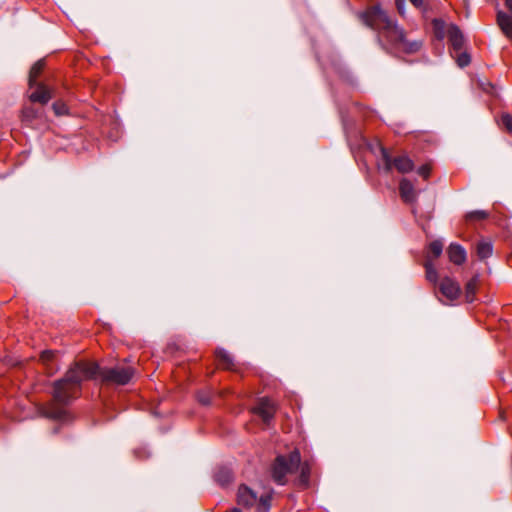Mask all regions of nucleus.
I'll use <instances>...</instances> for the list:
<instances>
[{
  "label": "nucleus",
  "mask_w": 512,
  "mask_h": 512,
  "mask_svg": "<svg viewBox=\"0 0 512 512\" xmlns=\"http://www.w3.org/2000/svg\"><path fill=\"white\" fill-rule=\"evenodd\" d=\"M135 371L130 366H116L112 368H100L94 363H76L65 376L54 383V399L61 404L69 402L84 380L100 377L102 381L117 385L127 384Z\"/></svg>",
  "instance_id": "f257e3e1"
},
{
  "label": "nucleus",
  "mask_w": 512,
  "mask_h": 512,
  "mask_svg": "<svg viewBox=\"0 0 512 512\" xmlns=\"http://www.w3.org/2000/svg\"><path fill=\"white\" fill-rule=\"evenodd\" d=\"M363 22L378 31L379 37L386 39L396 50L412 54L420 50L422 42L408 40L402 28L379 6H373L361 15Z\"/></svg>",
  "instance_id": "f03ea898"
},
{
  "label": "nucleus",
  "mask_w": 512,
  "mask_h": 512,
  "mask_svg": "<svg viewBox=\"0 0 512 512\" xmlns=\"http://www.w3.org/2000/svg\"><path fill=\"white\" fill-rule=\"evenodd\" d=\"M301 455L295 449L288 455H278L271 465V477L278 485H285L288 482V476L295 473L300 465Z\"/></svg>",
  "instance_id": "7ed1b4c3"
},
{
  "label": "nucleus",
  "mask_w": 512,
  "mask_h": 512,
  "mask_svg": "<svg viewBox=\"0 0 512 512\" xmlns=\"http://www.w3.org/2000/svg\"><path fill=\"white\" fill-rule=\"evenodd\" d=\"M273 491L265 492L260 496L245 484H241L237 491V503L243 507H256L257 512H268L271 508Z\"/></svg>",
  "instance_id": "20e7f679"
},
{
  "label": "nucleus",
  "mask_w": 512,
  "mask_h": 512,
  "mask_svg": "<svg viewBox=\"0 0 512 512\" xmlns=\"http://www.w3.org/2000/svg\"><path fill=\"white\" fill-rule=\"evenodd\" d=\"M380 151L382 156L380 167H382L385 172H390L393 167L403 174L413 170L414 163L408 156L402 155L392 159L384 147H381Z\"/></svg>",
  "instance_id": "39448f33"
},
{
  "label": "nucleus",
  "mask_w": 512,
  "mask_h": 512,
  "mask_svg": "<svg viewBox=\"0 0 512 512\" xmlns=\"http://www.w3.org/2000/svg\"><path fill=\"white\" fill-rule=\"evenodd\" d=\"M253 412L257 414L265 424H269L275 415L276 406L271 399L263 397L258 400L256 406L253 408Z\"/></svg>",
  "instance_id": "423d86ee"
},
{
  "label": "nucleus",
  "mask_w": 512,
  "mask_h": 512,
  "mask_svg": "<svg viewBox=\"0 0 512 512\" xmlns=\"http://www.w3.org/2000/svg\"><path fill=\"white\" fill-rule=\"evenodd\" d=\"M439 291L449 302L458 299L461 294L459 283L450 277H444L441 279L439 283Z\"/></svg>",
  "instance_id": "0eeeda50"
},
{
  "label": "nucleus",
  "mask_w": 512,
  "mask_h": 512,
  "mask_svg": "<svg viewBox=\"0 0 512 512\" xmlns=\"http://www.w3.org/2000/svg\"><path fill=\"white\" fill-rule=\"evenodd\" d=\"M399 192L402 200L406 203L413 204L417 199V191L414 185L406 178H403L399 183Z\"/></svg>",
  "instance_id": "6e6552de"
},
{
  "label": "nucleus",
  "mask_w": 512,
  "mask_h": 512,
  "mask_svg": "<svg viewBox=\"0 0 512 512\" xmlns=\"http://www.w3.org/2000/svg\"><path fill=\"white\" fill-rule=\"evenodd\" d=\"M35 91L29 95L31 102H39L41 104H47L52 98L50 89L42 83L34 84Z\"/></svg>",
  "instance_id": "1a4fd4ad"
},
{
  "label": "nucleus",
  "mask_w": 512,
  "mask_h": 512,
  "mask_svg": "<svg viewBox=\"0 0 512 512\" xmlns=\"http://www.w3.org/2000/svg\"><path fill=\"white\" fill-rule=\"evenodd\" d=\"M449 260L455 265H462L467 258L466 250L457 243H451L447 249Z\"/></svg>",
  "instance_id": "9d476101"
},
{
  "label": "nucleus",
  "mask_w": 512,
  "mask_h": 512,
  "mask_svg": "<svg viewBox=\"0 0 512 512\" xmlns=\"http://www.w3.org/2000/svg\"><path fill=\"white\" fill-rule=\"evenodd\" d=\"M447 37L455 51H461L464 45V36L458 26L451 24L447 29Z\"/></svg>",
  "instance_id": "9b49d317"
},
{
  "label": "nucleus",
  "mask_w": 512,
  "mask_h": 512,
  "mask_svg": "<svg viewBox=\"0 0 512 512\" xmlns=\"http://www.w3.org/2000/svg\"><path fill=\"white\" fill-rule=\"evenodd\" d=\"M44 116L43 109H38L32 106H26L22 110V121L27 126H32L35 121H41Z\"/></svg>",
  "instance_id": "f8f14e48"
},
{
  "label": "nucleus",
  "mask_w": 512,
  "mask_h": 512,
  "mask_svg": "<svg viewBox=\"0 0 512 512\" xmlns=\"http://www.w3.org/2000/svg\"><path fill=\"white\" fill-rule=\"evenodd\" d=\"M497 23L505 36L512 40V16L502 11H498Z\"/></svg>",
  "instance_id": "ddd939ff"
},
{
  "label": "nucleus",
  "mask_w": 512,
  "mask_h": 512,
  "mask_svg": "<svg viewBox=\"0 0 512 512\" xmlns=\"http://www.w3.org/2000/svg\"><path fill=\"white\" fill-rule=\"evenodd\" d=\"M476 253L479 259L489 258L493 253V245L490 241L481 240L476 245Z\"/></svg>",
  "instance_id": "4468645a"
},
{
  "label": "nucleus",
  "mask_w": 512,
  "mask_h": 512,
  "mask_svg": "<svg viewBox=\"0 0 512 512\" xmlns=\"http://www.w3.org/2000/svg\"><path fill=\"white\" fill-rule=\"evenodd\" d=\"M216 357L224 369H232L234 366L233 357L223 348L216 350Z\"/></svg>",
  "instance_id": "2eb2a0df"
},
{
  "label": "nucleus",
  "mask_w": 512,
  "mask_h": 512,
  "mask_svg": "<svg viewBox=\"0 0 512 512\" xmlns=\"http://www.w3.org/2000/svg\"><path fill=\"white\" fill-rule=\"evenodd\" d=\"M45 62L44 60L37 61L30 69L29 73V87L33 88L34 84L37 82L38 76L44 69Z\"/></svg>",
  "instance_id": "dca6fc26"
},
{
  "label": "nucleus",
  "mask_w": 512,
  "mask_h": 512,
  "mask_svg": "<svg viewBox=\"0 0 512 512\" xmlns=\"http://www.w3.org/2000/svg\"><path fill=\"white\" fill-rule=\"evenodd\" d=\"M424 268L426 279L433 285H436L438 283V272L435 269L434 264L432 263L431 260H429L428 257L424 263Z\"/></svg>",
  "instance_id": "f3484780"
},
{
  "label": "nucleus",
  "mask_w": 512,
  "mask_h": 512,
  "mask_svg": "<svg viewBox=\"0 0 512 512\" xmlns=\"http://www.w3.org/2000/svg\"><path fill=\"white\" fill-rule=\"evenodd\" d=\"M55 356H56V353H55V351H52V350H45L40 355L41 362L47 367V373H49L51 375L58 369V368H53V367L49 366L50 362L53 361Z\"/></svg>",
  "instance_id": "a211bd4d"
},
{
  "label": "nucleus",
  "mask_w": 512,
  "mask_h": 512,
  "mask_svg": "<svg viewBox=\"0 0 512 512\" xmlns=\"http://www.w3.org/2000/svg\"><path fill=\"white\" fill-rule=\"evenodd\" d=\"M215 480L222 486L227 485L232 480V473L229 469L219 468L215 473Z\"/></svg>",
  "instance_id": "6ab92c4d"
},
{
  "label": "nucleus",
  "mask_w": 512,
  "mask_h": 512,
  "mask_svg": "<svg viewBox=\"0 0 512 512\" xmlns=\"http://www.w3.org/2000/svg\"><path fill=\"white\" fill-rule=\"evenodd\" d=\"M300 469V482L304 485H307L309 482L310 477V465L308 462L300 463L299 468Z\"/></svg>",
  "instance_id": "aec40b11"
},
{
  "label": "nucleus",
  "mask_w": 512,
  "mask_h": 512,
  "mask_svg": "<svg viewBox=\"0 0 512 512\" xmlns=\"http://www.w3.org/2000/svg\"><path fill=\"white\" fill-rule=\"evenodd\" d=\"M476 287H477V279L476 278L471 279L466 284L465 290H466V299L468 302H472L474 300Z\"/></svg>",
  "instance_id": "412c9836"
},
{
  "label": "nucleus",
  "mask_w": 512,
  "mask_h": 512,
  "mask_svg": "<svg viewBox=\"0 0 512 512\" xmlns=\"http://www.w3.org/2000/svg\"><path fill=\"white\" fill-rule=\"evenodd\" d=\"M489 213L485 210H475L471 211L466 215L467 220L469 221H481L488 218Z\"/></svg>",
  "instance_id": "4be33fe9"
},
{
  "label": "nucleus",
  "mask_w": 512,
  "mask_h": 512,
  "mask_svg": "<svg viewBox=\"0 0 512 512\" xmlns=\"http://www.w3.org/2000/svg\"><path fill=\"white\" fill-rule=\"evenodd\" d=\"M443 251V243L440 240H435L429 244V253L433 255L434 258H438Z\"/></svg>",
  "instance_id": "5701e85b"
},
{
  "label": "nucleus",
  "mask_w": 512,
  "mask_h": 512,
  "mask_svg": "<svg viewBox=\"0 0 512 512\" xmlns=\"http://www.w3.org/2000/svg\"><path fill=\"white\" fill-rule=\"evenodd\" d=\"M52 108L57 116H63L68 114V107L62 101H56L55 103H53Z\"/></svg>",
  "instance_id": "b1692460"
},
{
  "label": "nucleus",
  "mask_w": 512,
  "mask_h": 512,
  "mask_svg": "<svg viewBox=\"0 0 512 512\" xmlns=\"http://www.w3.org/2000/svg\"><path fill=\"white\" fill-rule=\"evenodd\" d=\"M65 414V411L62 410V409H55V410H52V411H45L44 412V415L48 418H52V419H62L63 416Z\"/></svg>",
  "instance_id": "393cba45"
},
{
  "label": "nucleus",
  "mask_w": 512,
  "mask_h": 512,
  "mask_svg": "<svg viewBox=\"0 0 512 512\" xmlns=\"http://www.w3.org/2000/svg\"><path fill=\"white\" fill-rule=\"evenodd\" d=\"M417 172L424 179H428L430 176V173H431L430 164H424V165L420 166Z\"/></svg>",
  "instance_id": "a878e982"
},
{
  "label": "nucleus",
  "mask_w": 512,
  "mask_h": 512,
  "mask_svg": "<svg viewBox=\"0 0 512 512\" xmlns=\"http://www.w3.org/2000/svg\"><path fill=\"white\" fill-rule=\"evenodd\" d=\"M457 63L460 67H465L470 63V57L467 53H461L457 58Z\"/></svg>",
  "instance_id": "bb28decb"
},
{
  "label": "nucleus",
  "mask_w": 512,
  "mask_h": 512,
  "mask_svg": "<svg viewBox=\"0 0 512 512\" xmlns=\"http://www.w3.org/2000/svg\"><path fill=\"white\" fill-rule=\"evenodd\" d=\"M501 121L503 126L508 130L512 131V116L509 114H504L501 117Z\"/></svg>",
  "instance_id": "cd10ccee"
},
{
  "label": "nucleus",
  "mask_w": 512,
  "mask_h": 512,
  "mask_svg": "<svg viewBox=\"0 0 512 512\" xmlns=\"http://www.w3.org/2000/svg\"><path fill=\"white\" fill-rule=\"evenodd\" d=\"M198 400L203 405H209L211 403L210 395L208 393H205V392H200L198 394Z\"/></svg>",
  "instance_id": "c85d7f7f"
},
{
  "label": "nucleus",
  "mask_w": 512,
  "mask_h": 512,
  "mask_svg": "<svg viewBox=\"0 0 512 512\" xmlns=\"http://www.w3.org/2000/svg\"><path fill=\"white\" fill-rule=\"evenodd\" d=\"M395 4H396L398 12L401 15H404L405 0H395Z\"/></svg>",
  "instance_id": "c756f323"
},
{
  "label": "nucleus",
  "mask_w": 512,
  "mask_h": 512,
  "mask_svg": "<svg viewBox=\"0 0 512 512\" xmlns=\"http://www.w3.org/2000/svg\"><path fill=\"white\" fill-rule=\"evenodd\" d=\"M415 7L420 8L423 4L422 0H409Z\"/></svg>",
  "instance_id": "7c9ffc66"
},
{
  "label": "nucleus",
  "mask_w": 512,
  "mask_h": 512,
  "mask_svg": "<svg viewBox=\"0 0 512 512\" xmlns=\"http://www.w3.org/2000/svg\"><path fill=\"white\" fill-rule=\"evenodd\" d=\"M506 7L512 13V0H505Z\"/></svg>",
  "instance_id": "2f4dec72"
},
{
  "label": "nucleus",
  "mask_w": 512,
  "mask_h": 512,
  "mask_svg": "<svg viewBox=\"0 0 512 512\" xmlns=\"http://www.w3.org/2000/svg\"><path fill=\"white\" fill-rule=\"evenodd\" d=\"M226 512H242V511L239 508L234 507L232 509L227 510Z\"/></svg>",
  "instance_id": "473e14b6"
}]
</instances>
